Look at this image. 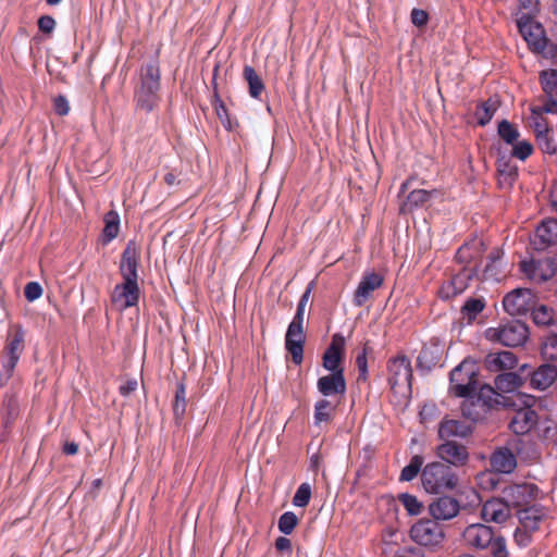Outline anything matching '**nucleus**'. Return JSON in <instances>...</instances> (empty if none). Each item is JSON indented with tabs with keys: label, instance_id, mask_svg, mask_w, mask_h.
Returning <instances> with one entry per match:
<instances>
[{
	"label": "nucleus",
	"instance_id": "1",
	"mask_svg": "<svg viewBox=\"0 0 557 557\" xmlns=\"http://www.w3.org/2000/svg\"><path fill=\"white\" fill-rule=\"evenodd\" d=\"M138 263L136 246L129 242L122 253L120 263L123 283L115 285L111 296L112 302L121 304L123 309L137 306L139 301Z\"/></svg>",
	"mask_w": 557,
	"mask_h": 557
},
{
	"label": "nucleus",
	"instance_id": "2",
	"mask_svg": "<svg viewBox=\"0 0 557 557\" xmlns=\"http://www.w3.org/2000/svg\"><path fill=\"white\" fill-rule=\"evenodd\" d=\"M159 62L153 60L140 67L139 84L135 88L134 100L136 109L151 112L159 103L160 90Z\"/></svg>",
	"mask_w": 557,
	"mask_h": 557
},
{
	"label": "nucleus",
	"instance_id": "3",
	"mask_svg": "<svg viewBox=\"0 0 557 557\" xmlns=\"http://www.w3.org/2000/svg\"><path fill=\"white\" fill-rule=\"evenodd\" d=\"M421 483L425 492L440 494L455 490L458 485V475L446 463L433 461L423 467Z\"/></svg>",
	"mask_w": 557,
	"mask_h": 557
},
{
	"label": "nucleus",
	"instance_id": "4",
	"mask_svg": "<svg viewBox=\"0 0 557 557\" xmlns=\"http://www.w3.org/2000/svg\"><path fill=\"white\" fill-rule=\"evenodd\" d=\"M510 405L517 407L510 418L509 429L517 435L529 433L539 422L537 412L533 409L536 399L534 396L517 394L507 398ZM509 406V403H506Z\"/></svg>",
	"mask_w": 557,
	"mask_h": 557
},
{
	"label": "nucleus",
	"instance_id": "5",
	"mask_svg": "<svg viewBox=\"0 0 557 557\" xmlns=\"http://www.w3.org/2000/svg\"><path fill=\"white\" fill-rule=\"evenodd\" d=\"M478 373L473 362L463 360L449 374V393L456 397L471 399L478 388Z\"/></svg>",
	"mask_w": 557,
	"mask_h": 557
},
{
	"label": "nucleus",
	"instance_id": "6",
	"mask_svg": "<svg viewBox=\"0 0 557 557\" xmlns=\"http://www.w3.org/2000/svg\"><path fill=\"white\" fill-rule=\"evenodd\" d=\"M484 337L491 343L508 347H518L527 342L529 327L520 320H511L496 327L486 329Z\"/></svg>",
	"mask_w": 557,
	"mask_h": 557
},
{
	"label": "nucleus",
	"instance_id": "7",
	"mask_svg": "<svg viewBox=\"0 0 557 557\" xmlns=\"http://www.w3.org/2000/svg\"><path fill=\"white\" fill-rule=\"evenodd\" d=\"M410 539L420 546L436 549L445 540L443 527L434 519H420L409 531Z\"/></svg>",
	"mask_w": 557,
	"mask_h": 557
},
{
	"label": "nucleus",
	"instance_id": "8",
	"mask_svg": "<svg viewBox=\"0 0 557 557\" xmlns=\"http://www.w3.org/2000/svg\"><path fill=\"white\" fill-rule=\"evenodd\" d=\"M517 27L530 50L534 53L544 54L549 44L544 27L533 17L527 15L518 16Z\"/></svg>",
	"mask_w": 557,
	"mask_h": 557
},
{
	"label": "nucleus",
	"instance_id": "9",
	"mask_svg": "<svg viewBox=\"0 0 557 557\" xmlns=\"http://www.w3.org/2000/svg\"><path fill=\"white\" fill-rule=\"evenodd\" d=\"M495 389L488 385H482L474 392L471 399H466L461 406L462 414L473 421L480 419L481 414L492 407L495 401Z\"/></svg>",
	"mask_w": 557,
	"mask_h": 557
},
{
	"label": "nucleus",
	"instance_id": "10",
	"mask_svg": "<svg viewBox=\"0 0 557 557\" xmlns=\"http://www.w3.org/2000/svg\"><path fill=\"white\" fill-rule=\"evenodd\" d=\"M304 321L305 319L294 317L285 335V348L292 355L295 364H300L304 360V345L306 342Z\"/></svg>",
	"mask_w": 557,
	"mask_h": 557
},
{
	"label": "nucleus",
	"instance_id": "11",
	"mask_svg": "<svg viewBox=\"0 0 557 557\" xmlns=\"http://www.w3.org/2000/svg\"><path fill=\"white\" fill-rule=\"evenodd\" d=\"M435 455L449 467H465L470 458L468 447L456 441H443L435 448Z\"/></svg>",
	"mask_w": 557,
	"mask_h": 557
},
{
	"label": "nucleus",
	"instance_id": "12",
	"mask_svg": "<svg viewBox=\"0 0 557 557\" xmlns=\"http://www.w3.org/2000/svg\"><path fill=\"white\" fill-rule=\"evenodd\" d=\"M534 305V294L529 288H517L503 299L504 310L510 315L525 314Z\"/></svg>",
	"mask_w": 557,
	"mask_h": 557
},
{
	"label": "nucleus",
	"instance_id": "13",
	"mask_svg": "<svg viewBox=\"0 0 557 557\" xmlns=\"http://www.w3.org/2000/svg\"><path fill=\"white\" fill-rule=\"evenodd\" d=\"M540 84L545 95L537 109L545 113H557V70H543L539 74Z\"/></svg>",
	"mask_w": 557,
	"mask_h": 557
},
{
	"label": "nucleus",
	"instance_id": "14",
	"mask_svg": "<svg viewBox=\"0 0 557 557\" xmlns=\"http://www.w3.org/2000/svg\"><path fill=\"white\" fill-rule=\"evenodd\" d=\"M520 270L529 280L542 283L555 275L556 264L550 258L523 260L520 262Z\"/></svg>",
	"mask_w": 557,
	"mask_h": 557
},
{
	"label": "nucleus",
	"instance_id": "15",
	"mask_svg": "<svg viewBox=\"0 0 557 557\" xmlns=\"http://www.w3.org/2000/svg\"><path fill=\"white\" fill-rule=\"evenodd\" d=\"M388 384L392 389L401 386H411L412 368L410 359L406 356H397L388 362Z\"/></svg>",
	"mask_w": 557,
	"mask_h": 557
},
{
	"label": "nucleus",
	"instance_id": "16",
	"mask_svg": "<svg viewBox=\"0 0 557 557\" xmlns=\"http://www.w3.org/2000/svg\"><path fill=\"white\" fill-rule=\"evenodd\" d=\"M345 338L342 334H334L331 344L322 356V367L329 372L344 370Z\"/></svg>",
	"mask_w": 557,
	"mask_h": 557
},
{
	"label": "nucleus",
	"instance_id": "17",
	"mask_svg": "<svg viewBox=\"0 0 557 557\" xmlns=\"http://www.w3.org/2000/svg\"><path fill=\"white\" fill-rule=\"evenodd\" d=\"M317 388L321 395L326 397H343L347 391L344 370L330 372L317 381Z\"/></svg>",
	"mask_w": 557,
	"mask_h": 557
},
{
	"label": "nucleus",
	"instance_id": "18",
	"mask_svg": "<svg viewBox=\"0 0 557 557\" xmlns=\"http://www.w3.org/2000/svg\"><path fill=\"white\" fill-rule=\"evenodd\" d=\"M475 275L474 269L463 268L460 272L455 274L449 281L443 283L438 289V296L442 299H450L463 293L472 277Z\"/></svg>",
	"mask_w": 557,
	"mask_h": 557
},
{
	"label": "nucleus",
	"instance_id": "19",
	"mask_svg": "<svg viewBox=\"0 0 557 557\" xmlns=\"http://www.w3.org/2000/svg\"><path fill=\"white\" fill-rule=\"evenodd\" d=\"M462 537L468 546L478 549H485L487 548V545L493 543L494 532L493 529L488 525L482 523H473L465 529Z\"/></svg>",
	"mask_w": 557,
	"mask_h": 557
},
{
	"label": "nucleus",
	"instance_id": "20",
	"mask_svg": "<svg viewBox=\"0 0 557 557\" xmlns=\"http://www.w3.org/2000/svg\"><path fill=\"white\" fill-rule=\"evenodd\" d=\"M460 511L459 502L453 496H440L429 505V512L435 521L450 520Z\"/></svg>",
	"mask_w": 557,
	"mask_h": 557
},
{
	"label": "nucleus",
	"instance_id": "21",
	"mask_svg": "<svg viewBox=\"0 0 557 557\" xmlns=\"http://www.w3.org/2000/svg\"><path fill=\"white\" fill-rule=\"evenodd\" d=\"M383 276L379 273H364L354 294V305L362 307L372 296L373 292L383 285Z\"/></svg>",
	"mask_w": 557,
	"mask_h": 557
},
{
	"label": "nucleus",
	"instance_id": "22",
	"mask_svg": "<svg viewBox=\"0 0 557 557\" xmlns=\"http://www.w3.org/2000/svg\"><path fill=\"white\" fill-rule=\"evenodd\" d=\"M533 485L523 484H508L503 488V498L509 507H521L533 498Z\"/></svg>",
	"mask_w": 557,
	"mask_h": 557
},
{
	"label": "nucleus",
	"instance_id": "23",
	"mask_svg": "<svg viewBox=\"0 0 557 557\" xmlns=\"http://www.w3.org/2000/svg\"><path fill=\"white\" fill-rule=\"evenodd\" d=\"M473 429L470 423L455 419H443L438 424V437L442 441H455L471 435Z\"/></svg>",
	"mask_w": 557,
	"mask_h": 557
},
{
	"label": "nucleus",
	"instance_id": "24",
	"mask_svg": "<svg viewBox=\"0 0 557 557\" xmlns=\"http://www.w3.org/2000/svg\"><path fill=\"white\" fill-rule=\"evenodd\" d=\"M509 508L510 507L503 497L492 498L484 503L481 510V516L486 522L503 523L510 516Z\"/></svg>",
	"mask_w": 557,
	"mask_h": 557
},
{
	"label": "nucleus",
	"instance_id": "25",
	"mask_svg": "<svg viewBox=\"0 0 557 557\" xmlns=\"http://www.w3.org/2000/svg\"><path fill=\"white\" fill-rule=\"evenodd\" d=\"M490 466L497 473H511L517 467V459L508 447H498L490 456Z\"/></svg>",
	"mask_w": 557,
	"mask_h": 557
},
{
	"label": "nucleus",
	"instance_id": "26",
	"mask_svg": "<svg viewBox=\"0 0 557 557\" xmlns=\"http://www.w3.org/2000/svg\"><path fill=\"white\" fill-rule=\"evenodd\" d=\"M547 510L539 505L521 508L518 518L521 527L527 531H536L540 524L547 518Z\"/></svg>",
	"mask_w": 557,
	"mask_h": 557
},
{
	"label": "nucleus",
	"instance_id": "27",
	"mask_svg": "<svg viewBox=\"0 0 557 557\" xmlns=\"http://www.w3.org/2000/svg\"><path fill=\"white\" fill-rule=\"evenodd\" d=\"M557 380V367L550 363L541 364L534 370L530 377V385L533 388L545 391Z\"/></svg>",
	"mask_w": 557,
	"mask_h": 557
},
{
	"label": "nucleus",
	"instance_id": "28",
	"mask_svg": "<svg viewBox=\"0 0 557 557\" xmlns=\"http://www.w3.org/2000/svg\"><path fill=\"white\" fill-rule=\"evenodd\" d=\"M485 364L493 372L511 370L517 366V358L511 351L488 354L485 358Z\"/></svg>",
	"mask_w": 557,
	"mask_h": 557
},
{
	"label": "nucleus",
	"instance_id": "29",
	"mask_svg": "<svg viewBox=\"0 0 557 557\" xmlns=\"http://www.w3.org/2000/svg\"><path fill=\"white\" fill-rule=\"evenodd\" d=\"M503 256L504 252L499 248H494L487 256L486 264L483 269L485 280H499L503 276Z\"/></svg>",
	"mask_w": 557,
	"mask_h": 557
},
{
	"label": "nucleus",
	"instance_id": "30",
	"mask_svg": "<svg viewBox=\"0 0 557 557\" xmlns=\"http://www.w3.org/2000/svg\"><path fill=\"white\" fill-rule=\"evenodd\" d=\"M497 174L499 187L510 189L518 177V168L510 161L502 159L497 161Z\"/></svg>",
	"mask_w": 557,
	"mask_h": 557
},
{
	"label": "nucleus",
	"instance_id": "31",
	"mask_svg": "<svg viewBox=\"0 0 557 557\" xmlns=\"http://www.w3.org/2000/svg\"><path fill=\"white\" fill-rule=\"evenodd\" d=\"M243 78L248 84L249 96L259 100L265 89L260 75L251 65L246 64L243 69Z\"/></svg>",
	"mask_w": 557,
	"mask_h": 557
},
{
	"label": "nucleus",
	"instance_id": "32",
	"mask_svg": "<svg viewBox=\"0 0 557 557\" xmlns=\"http://www.w3.org/2000/svg\"><path fill=\"white\" fill-rule=\"evenodd\" d=\"M442 349L437 344L424 345L417 358V364L421 369L431 370L441 360Z\"/></svg>",
	"mask_w": 557,
	"mask_h": 557
},
{
	"label": "nucleus",
	"instance_id": "33",
	"mask_svg": "<svg viewBox=\"0 0 557 557\" xmlns=\"http://www.w3.org/2000/svg\"><path fill=\"white\" fill-rule=\"evenodd\" d=\"M1 412L4 429L11 428L12 423L20 414V401L16 394L7 393L4 395Z\"/></svg>",
	"mask_w": 557,
	"mask_h": 557
},
{
	"label": "nucleus",
	"instance_id": "34",
	"mask_svg": "<svg viewBox=\"0 0 557 557\" xmlns=\"http://www.w3.org/2000/svg\"><path fill=\"white\" fill-rule=\"evenodd\" d=\"M535 236L544 247L557 244V220L547 219L543 221L537 226Z\"/></svg>",
	"mask_w": 557,
	"mask_h": 557
},
{
	"label": "nucleus",
	"instance_id": "35",
	"mask_svg": "<svg viewBox=\"0 0 557 557\" xmlns=\"http://www.w3.org/2000/svg\"><path fill=\"white\" fill-rule=\"evenodd\" d=\"M531 311L532 320L537 326H546L547 331H550L553 324L557 323V314L545 305H534Z\"/></svg>",
	"mask_w": 557,
	"mask_h": 557
},
{
	"label": "nucleus",
	"instance_id": "36",
	"mask_svg": "<svg viewBox=\"0 0 557 557\" xmlns=\"http://www.w3.org/2000/svg\"><path fill=\"white\" fill-rule=\"evenodd\" d=\"M541 356L544 360H557V322L553 324L550 331L543 336L541 344Z\"/></svg>",
	"mask_w": 557,
	"mask_h": 557
},
{
	"label": "nucleus",
	"instance_id": "37",
	"mask_svg": "<svg viewBox=\"0 0 557 557\" xmlns=\"http://www.w3.org/2000/svg\"><path fill=\"white\" fill-rule=\"evenodd\" d=\"M337 404H334L332 400L322 398L318 400L314 405V424L319 425L322 422H331L336 410Z\"/></svg>",
	"mask_w": 557,
	"mask_h": 557
},
{
	"label": "nucleus",
	"instance_id": "38",
	"mask_svg": "<svg viewBox=\"0 0 557 557\" xmlns=\"http://www.w3.org/2000/svg\"><path fill=\"white\" fill-rule=\"evenodd\" d=\"M432 193L425 189H413L407 196L406 201L400 206V212L412 211L426 203L431 198Z\"/></svg>",
	"mask_w": 557,
	"mask_h": 557
},
{
	"label": "nucleus",
	"instance_id": "39",
	"mask_svg": "<svg viewBox=\"0 0 557 557\" xmlns=\"http://www.w3.org/2000/svg\"><path fill=\"white\" fill-rule=\"evenodd\" d=\"M498 109V103L496 100L488 99L486 101L478 104L474 115L476 117V122L480 126H485L491 122L495 112Z\"/></svg>",
	"mask_w": 557,
	"mask_h": 557
},
{
	"label": "nucleus",
	"instance_id": "40",
	"mask_svg": "<svg viewBox=\"0 0 557 557\" xmlns=\"http://www.w3.org/2000/svg\"><path fill=\"white\" fill-rule=\"evenodd\" d=\"M24 339V332L22 329L16 330L13 337L10 339L7 346V358L9 368L16 366L20 360V346Z\"/></svg>",
	"mask_w": 557,
	"mask_h": 557
},
{
	"label": "nucleus",
	"instance_id": "41",
	"mask_svg": "<svg viewBox=\"0 0 557 557\" xmlns=\"http://www.w3.org/2000/svg\"><path fill=\"white\" fill-rule=\"evenodd\" d=\"M521 385V377L513 372H505L495 377V386L503 393H510Z\"/></svg>",
	"mask_w": 557,
	"mask_h": 557
},
{
	"label": "nucleus",
	"instance_id": "42",
	"mask_svg": "<svg viewBox=\"0 0 557 557\" xmlns=\"http://www.w3.org/2000/svg\"><path fill=\"white\" fill-rule=\"evenodd\" d=\"M120 230V216L115 211H109L104 215V227L102 231L103 243L108 244L114 239Z\"/></svg>",
	"mask_w": 557,
	"mask_h": 557
},
{
	"label": "nucleus",
	"instance_id": "43",
	"mask_svg": "<svg viewBox=\"0 0 557 557\" xmlns=\"http://www.w3.org/2000/svg\"><path fill=\"white\" fill-rule=\"evenodd\" d=\"M486 302L483 297L469 298L461 307V313L463 314V318H466L468 322L471 323L484 310Z\"/></svg>",
	"mask_w": 557,
	"mask_h": 557
},
{
	"label": "nucleus",
	"instance_id": "44",
	"mask_svg": "<svg viewBox=\"0 0 557 557\" xmlns=\"http://www.w3.org/2000/svg\"><path fill=\"white\" fill-rule=\"evenodd\" d=\"M424 463V458L421 455H414L411 457L409 463L403 468L399 481L410 482L412 481L419 473L422 472V466Z\"/></svg>",
	"mask_w": 557,
	"mask_h": 557
},
{
	"label": "nucleus",
	"instance_id": "45",
	"mask_svg": "<svg viewBox=\"0 0 557 557\" xmlns=\"http://www.w3.org/2000/svg\"><path fill=\"white\" fill-rule=\"evenodd\" d=\"M536 140L539 148L548 154H553L557 151V145L553 137V131L548 127H544V129H536Z\"/></svg>",
	"mask_w": 557,
	"mask_h": 557
},
{
	"label": "nucleus",
	"instance_id": "46",
	"mask_svg": "<svg viewBox=\"0 0 557 557\" xmlns=\"http://www.w3.org/2000/svg\"><path fill=\"white\" fill-rule=\"evenodd\" d=\"M212 106L215 110V113L227 131H233L235 127L238 126V122L233 123L230 119L228 110L225 106V103L222 101L218 92L214 94V99L212 101Z\"/></svg>",
	"mask_w": 557,
	"mask_h": 557
},
{
	"label": "nucleus",
	"instance_id": "47",
	"mask_svg": "<svg viewBox=\"0 0 557 557\" xmlns=\"http://www.w3.org/2000/svg\"><path fill=\"white\" fill-rule=\"evenodd\" d=\"M498 136L508 145H513L520 137L517 126L507 120L498 123Z\"/></svg>",
	"mask_w": 557,
	"mask_h": 557
},
{
	"label": "nucleus",
	"instance_id": "48",
	"mask_svg": "<svg viewBox=\"0 0 557 557\" xmlns=\"http://www.w3.org/2000/svg\"><path fill=\"white\" fill-rule=\"evenodd\" d=\"M186 386L184 382H180L177 384V388L174 396L173 403V413L176 420H180L184 417L186 411Z\"/></svg>",
	"mask_w": 557,
	"mask_h": 557
},
{
	"label": "nucleus",
	"instance_id": "49",
	"mask_svg": "<svg viewBox=\"0 0 557 557\" xmlns=\"http://www.w3.org/2000/svg\"><path fill=\"white\" fill-rule=\"evenodd\" d=\"M398 500L410 516H419L423 511V504L412 494H399Z\"/></svg>",
	"mask_w": 557,
	"mask_h": 557
},
{
	"label": "nucleus",
	"instance_id": "50",
	"mask_svg": "<svg viewBox=\"0 0 557 557\" xmlns=\"http://www.w3.org/2000/svg\"><path fill=\"white\" fill-rule=\"evenodd\" d=\"M298 523L299 520L297 516L293 511H286L280 517L277 528L281 533L289 535L293 533Z\"/></svg>",
	"mask_w": 557,
	"mask_h": 557
},
{
	"label": "nucleus",
	"instance_id": "51",
	"mask_svg": "<svg viewBox=\"0 0 557 557\" xmlns=\"http://www.w3.org/2000/svg\"><path fill=\"white\" fill-rule=\"evenodd\" d=\"M311 485L307 482L301 483L294 497H293V505L296 507H307L311 499Z\"/></svg>",
	"mask_w": 557,
	"mask_h": 557
},
{
	"label": "nucleus",
	"instance_id": "52",
	"mask_svg": "<svg viewBox=\"0 0 557 557\" xmlns=\"http://www.w3.org/2000/svg\"><path fill=\"white\" fill-rule=\"evenodd\" d=\"M511 146V157L520 161H525L533 153L534 150L532 144L528 140H517Z\"/></svg>",
	"mask_w": 557,
	"mask_h": 557
},
{
	"label": "nucleus",
	"instance_id": "53",
	"mask_svg": "<svg viewBox=\"0 0 557 557\" xmlns=\"http://www.w3.org/2000/svg\"><path fill=\"white\" fill-rule=\"evenodd\" d=\"M47 69L51 76L62 82L66 81L67 74L63 72V70H66V64L63 63L59 57L49 58Z\"/></svg>",
	"mask_w": 557,
	"mask_h": 557
},
{
	"label": "nucleus",
	"instance_id": "54",
	"mask_svg": "<svg viewBox=\"0 0 557 557\" xmlns=\"http://www.w3.org/2000/svg\"><path fill=\"white\" fill-rule=\"evenodd\" d=\"M42 293V286L37 281H30L24 287V297L28 302H34L39 299Z\"/></svg>",
	"mask_w": 557,
	"mask_h": 557
},
{
	"label": "nucleus",
	"instance_id": "55",
	"mask_svg": "<svg viewBox=\"0 0 557 557\" xmlns=\"http://www.w3.org/2000/svg\"><path fill=\"white\" fill-rule=\"evenodd\" d=\"M314 288V282L311 281L306 290L304 292V294L301 295L299 301H298V305H297V309H296V313H295V318H300V319H305V311H306V306L310 299V296H311V293Z\"/></svg>",
	"mask_w": 557,
	"mask_h": 557
},
{
	"label": "nucleus",
	"instance_id": "56",
	"mask_svg": "<svg viewBox=\"0 0 557 557\" xmlns=\"http://www.w3.org/2000/svg\"><path fill=\"white\" fill-rule=\"evenodd\" d=\"M493 557H508V552L506 548V541L504 537H493V543L487 545V548Z\"/></svg>",
	"mask_w": 557,
	"mask_h": 557
},
{
	"label": "nucleus",
	"instance_id": "57",
	"mask_svg": "<svg viewBox=\"0 0 557 557\" xmlns=\"http://www.w3.org/2000/svg\"><path fill=\"white\" fill-rule=\"evenodd\" d=\"M356 364H357V368L359 371L358 382L367 381V376H368L367 345L363 347L362 352L357 356Z\"/></svg>",
	"mask_w": 557,
	"mask_h": 557
},
{
	"label": "nucleus",
	"instance_id": "58",
	"mask_svg": "<svg viewBox=\"0 0 557 557\" xmlns=\"http://www.w3.org/2000/svg\"><path fill=\"white\" fill-rule=\"evenodd\" d=\"M38 29L45 34L50 35L55 28V20L53 16L45 14L41 15L37 21Z\"/></svg>",
	"mask_w": 557,
	"mask_h": 557
},
{
	"label": "nucleus",
	"instance_id": "59",
	"mask_svg": "<svg viewBox=\"0 0 557 557\" xmlns=\"http://www.w3.org/2000/svg\"><path fill=\"white\" fill-rule=\"evenodd\" d=\"M520 15H527L534 18L539 11V0H519Z\"/></svg>",
	"mask_w": 557,
	"mask_h": 557
},
{
	"label": "nucleus",
	"instance_id": "60",
	"mask_svg": "<svg viewBox=\"0 0 557 557\" xmlns=\"http://www.w3.org/2000/svg\"><path fill=\"white\" fill-rule=\"evenodd\" d=\"M54 112L60 115H66L70 112V103L65 95H59L53 100Z\"/></svg>",
	"mask_w": 557,
	"mask_h": 557
},
{
	"label": "nucleus",
	"instance_id": "61",
	"mask_svg": "<svg viewBox=\"0 0 557 557\" xmlns=\"http://www.w3.org/2000/svg\"><path fill=\"white\" fill-rule=\"evenodd\" d=\"M410 17H411L412 24L417 27H423L429 22V14L426 11H424L422 9H417V8L412 9Z\"/></svg>",
	"mask_w": 557,
	"mask_h": 557
},
{
	"label": "nucleus",
	"instance_id": "62",
	"mask_svg": "<svg viewBox=\"0 0 557 557\" xmlns=\"http://www.w3.org/2000/svg\"><path fill=\"white\" fill-rule=\"evenodd\" d=\"M533 531H527L522 527L517 528V530L515 531V534H513L516 543L519 546H523V547L528 546L531 543V533Z\"/></svg>",
	"mask_w": 557,
	"mask_h": 557
},
{
	"label": "nucleus",
	"instance_id": "63",
	"mask_svg": "<svg viewBox=\"0 0 557 557\" xmlns=\"http://www.w3.org/2000/svg\"><path fill=\"white\" fill-rule=\"evenodd\" d=\"M16 366L9 368L8 361H3L2 369L0 370V387H3L12 377Z\"/></svg>",
	"mask_w": 557,
	"mask_h": 557
},
{
	"label": "nucleus",
	"instance_id": "64",
	"mask_svg": "<svg viewBox=\"0 0 557 557\" xmlns=\"http://www.w3.org/2000/svg\"><path fill=\"white\" fill-rule=\"evenodd\" d=\"M137 388V381L136 380H128L125 383H123L119 391L122 396H128L131 395L135 389Z\"/></svg>",
	"mask_w": 557,
	"mask_h": 557
}]
</instances>
